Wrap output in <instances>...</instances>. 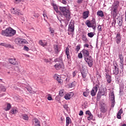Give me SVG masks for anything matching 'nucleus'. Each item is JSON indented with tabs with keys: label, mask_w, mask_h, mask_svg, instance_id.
<instances>
[{
	"label": "nucleus",
	"mask_w": 126,
	"mask_h": 126,
	"mask_svg": "<svg viewBox=\"0 0 126 126\" xmlns=\"http://www.w3.org/2000/svg\"><path fill=\"white\" fill-rule=\"evenodd\" d=\"M16 34V31L13 30L11 28H9L5 30H2L1 35L4 37H12Z\"/></svg>",
	"instance_id": "nucleus-1"
},
{
	"label": "nucleus",
	"mask_w": 126,
	"mask_h": 126,
	"mask_svg": "<svg viewBox=\"0 0 126 126\" xmlns=\"http://www.w3.org/2000/svg\"><path fill=\"white\" fill-rule=\"evenodd\" d=\"M85 24L89 28H93L94 31L96 30V21L94 18H93L92 20L91 21L89 20H87L85 22Z\"/></svg>",
	"instance_id": "nucleus-2"
},
{
	"label": "nucleus",
	"mask_w": 126,
	"mask_h": 126,
	"mask_svg": "<svg viewBox=\"0 0 126 126\" xmlns=\"http://www.w3.org/2000/svg\"><path fill=\"white\" fill-rule=\"evenodd\" d=\"M59 8L63 15L65 16L66 18L70 19V13H69V10L66 8V7L60 6Z\"/></svg>",
	"instance_id": "nucleus-3"
},
{
	"label": "nucleus",
	"mask_w": 126,
	"mask_h": 126,
	"mask_svg": "<svg viewBox=\"0 0 126 126\" xmlns=\"http://www.w3.org/2000/svg\"><path fill=\"white\" fill-rule=\"evenodd\" d=\"M101 96H107V88H102L99 89L97 94L96 99L99 100L101 98Z\"/></svg>",
	"instance_id": "nucleus-4"
},
{
	"label": "nucleus",
	"mask_w": 126,
	"mask_h": 126,
	"mask_svg": "<svg viewBox=\"0 0 126 126\" xmlns=\"http://www.w3.org/2000/svg\"><path fill=\"white\" fill-rule=\"evenodd\" d=\"M84 60L90 67H92V66H93V59L91 56L85 58Z\"/></svg>",
	"instance_id": "nucleus-5"
},
{
	"label": "nucleus",
	"mask_w": 126,
	"mask_h": 126,
	"mask_svg": "<svg viewBox=\"0 0 126 126\" xmlns=\"http://www.w3.org/2000/svg\"><path fill=\"white\" fill-rule=\"evenodd\" d=\"M100 106V111L101 113H103V114H105L107 111H108V107H107V105L104 103H101L99 105Z\"/></svg>",
	"instance_id": "nucleus-6"
},
{
	"label": "nucleus",
	"mask_w": 126,
	"mask_h": 126,
	"mask_svg": "<svg viewBox=\"0 0 126 126\" xmlns=\"http://www.w3.org/2000/svg\"><path fill=\"white\" fill-rule=\"evenodd\" d=\"M15 43L17 45H23V44H27L28 42L25 39L17 38L15 39Z\"/></svg>",
	"instance_id": "nucleus-7"
},
{
	"label": "nucleus",
	"mask_w": 126,
	"mask_h": 126,
	"mask_svg": "<svg viewBox=\"0 0 126 126\" xmlns=\"http://www.w3.org/2000/svg\"><path fill=\"white\" fill-rule=\"evenodd\" d=\"M98 88H99V85L96 84L95 86H94L92 91H91V95L94 97V96L96 95L97 93V91H98Z\"/></svg>",
	"instance_id": "nucleus-8"
},
{
	"label": "nucleus",
	"mask_w": 126,
	"mask_h": 126,
	"mask_svg": "<svg viewBox=\"0 0 126 126\" xmlns=\"http://www.w3.org/2000/svg\"><path fill=\"white\" fill-rule=\"evenodd\" d=\"M68 31L73 32L74 31V21H71L68 26Z\"/></svg>",
	"instance_id": "nucleus-9"
},
{
	"label": "nucleus",
	"mask_w": 126,
	"mask_h": 126,
	"mask_svg": "<svg viewBox=\"0 0 126 126\" xmlns=\"http://www.w3.org/2000/svg\"><path fill=\"white\" fill-rule=\"evenodd\" d=\"M119 58L120 60V68L122 71L124 70V56H123V54H120L119 56Z\"/></svg>",
	"instance_id": "nucleus-10"
},
{
	"label": "nucleus",
	"mask_w": 126,
	"mask_h": 126,
	"mask_svg": "<svg viewBox=\"0 0 126 126\" xmlns=\"http://www.w3.org/2000/svg\"><path fill=\"white\" fill-rule=\"evenodd\" d=\"M114 66V70H113V74L115 75H118L119 74V68H118V63L115 62V63H113Z\"/></svg>",
	"instance_id": "nucleus-11"
},
{
	"label": "nucleus",
	"mask_w": 126,
	"mask_h": 126,
	"mask_svg": "<svg viewBox=\"0 0 126 126\" xmlns=\"http://www.w3.org/2000/svg\"><path fill=\"white\" fill-rule=\"evenodd\" d=\"M105 78L108 83H111L112 82V76L110 75V74L108 73V72L105 70Z\"/></svg>",
	"instance_id": "nucleus-12"
},
{
	"label": "nucleus",
	"mask_w": 126,
	"mask_h": 126,
	"mask_svg": "<svg viewBox=\"0 0 126 126\" xmlns=\"http://www.w3.org/2000/svg\"><path fill=\"white\" fill-rule=\"evenodd\" d=\"M54 66L56 69H61L64 67V65L63 63H56Z\"/></svg>",
	"instance_id": "nucleus-13"
},
{
	"label": "nucleus",
	"mask_w": 126,
	"mask_h": 126,
	"mask_svg": "<svg viewBox=\"0 0 126 126\" xmlns=\"http://www.w3.org/2000/svg\"><path fill=\"white\" fill-rule=\"evenodd\" d=\"M82 53L84 59H86V58H88L89 57V51L88 50L83 49L82 51Z\"/></svg>",
	"instance_id": "nucleus-14"
},
{
	"label": "nucleus",
	"mask_w": 126,
	"mask_h": 126,
	"mask_svg": "<svg viewBox=\"0 0 126 126\" xmlns=\"http://www.w3.org/2000/svg\"><path fill=\"white\" fill-rule=\"evenodd\" d=\"M9 63L13 65H18V63L16 62V60L15 59H8Z\"/></svg>",
	"instance_id": "nucleus-15"
},
{
	"label": "nucleus",
	"mask_w": 126,
	"mask_h": 126,
	"mask_svg": "<svg viewBox=\"0 0 126 126\" xmlns=\"http://www.w3.org/2000/svg\"><path fill=\"white\" fill-rule=\"evenodd\" d=\"M116 19L118 20L117 23L119 27H122V26H123V18L122 17H119L118 18H117Z\"/></svg>",
	"instance_id": "nucleus-16"
},
{
	"label": "nucleus",
	"mask_w": 126,
	"mask_h": 126,
	"mask_svg": "<svg viewBox=\"0 0 126 126\" xmlns=\"http://www.w3.org/2000/svg\"><path fill=\"white\" fill-rule=\"evenodd\" d=\"M20 119H23L24 121H28L29 117L27 114H20L19 115Z\"/></svg>",
	"instance_id": "nucleus-17"
},
{
	"label": "nucleus",
	"mask_w": 126,
	"mask_h": 126,
	"mask_svg": "<svg viewBox=\"0 0 126 126\" xmlns=\"http://www.w3.org/2000/svg\"><path fill=\"white\" fill-rule=\"evenodd\" d=\"M118 8L112 7V12L113 15V17H117L118 15Z\"/></svg>",
	"instance_id": "nucleus-18"
},
{
	"label": "nucleus",
	"mask_w": 126,
	"mask_h": 126,
	"mask_svg": "<svg viewBox=\"0 0 126 126\" xmlns=\"http://www.w3.org/2000/svg\"><path fill=\"white\" fill-rule=\"evenodd\" d=\"M116 39L117 44L119 45V44L121 43V40H122V37H121V34L117 33V36H116Z\"/></svg>",
	"instance_id": "nucleus-19"
},
{
	"label": "nucleus",
	"mask_w": 126,
	"mask_h": 126,
	"mask_svg": "<svg viewBox=\"0 0 126 126\" xmlns=\"http://www.w3.org/2000/svg\"><path fill=\"white\" fill-rule=\"evenodd\" d=\"M11 13H13V14H16V15H21L20 10H19V9H17V10H15L14 8H13L11 11Z\"/></svg>",
	"instance_id": "nucleus-20"
},
{
	"label": "nucleus",
	"mask_w": 126,
	"mask_h": 126,
	"mask_svg": "<svg viewBox=\"0 0 126 126\" xmlns=\"http://www.w3.org/2000/svg\"><path fill=\"white\" fill-rule=\"evenodd\" d=\"M119 6H120V1L118 0L114 1L112 7L114 8H118Z\"/></svg>",
	"instance_id": "nucleus-21"
},
{
	"label": "nucleus",
	"mask_w": 126,
	"mask_h": 126,
	"mask_svg": "<svg viewBox=\"0 0 126 126\" xmlns=\"http://www.w3.org/2000/svg\"><path fill=\"white\" fill-rule=\"evenodd\" d=\"M54 48L55 52H56L57 54H59V53H60V51H61L60 46H59L58 45H55L54 46Z\"/></svg>",
	"instance_id": "nucleus-22"
},
{
	"label": "nucleus",
	"mask_w": 126,
	"mask_h": 126,
	"mask_svg": "<svg viewBox=\"0 0 126 126\" xmlns=\"http://www.w3.org/2000/svg\"><path fill=\"white\" fill-rule=\"evenodd\" d=\"M89 14V11H86L84 12V13L83 14V18L84 19H86V18H88Z\"/></svg>",
	"instance_id": "nucleus-23"
},
{
	"label": "nucleus",
	"mask_w": 126,
	"mask_h": 126,
	"mask_svg": "<svg viewBox=\"0 0 126 126\" xmlns=\"http://www.w3.org/2000/svg\"><path fill=\"white\" fill-rule=\"evenodd\" d=\"M55 63H63V58H62V57H60V58L55 59Z\"/></svg>",
	"instance_id": "nucleus-24"
},
{
	"label": "nucleus",
	"mask_w": 126,
	"mask_h": 126,
	"mask_svg": "<svg viewBox=\"0 0 126 126\" xmlns=\"http://www.w3.org/2000/svg\"><path fill=\"white\" fill-rule=\"evenodd\" d=\"M0 46H2L3 47H5V48H12V46L10 44H6L5 43H0Z\"/></svg>",
	"instance_id": "nucleus-25"
},
{
	"label": "nucleus",
	"mask_w": 126,
	"mask_h": 126,
	"mask_svg": "<svg viewBox=\"0 0 126 126\" xmlns=\"http://www.w3.org/2000/svg\"><path fill=\"white\" fill-rule=\"evenodd\" d=\"M71 123V120L68 117L66 118V126H68L69 124Z\"/></svg>",
	"instance_id": "nucleus-26"
},
{
	"label": "nucleus",
	"mask_w": 126,
	"mask_h": 126,
	"mask_svg": "<svg viewBox=\"0 0 126 126\" xmlns=\"http://www.w3.org/2000/svg\"><path fill=\"white\" fill-rule=\"evenodd\" d=\"M39 45H41V46H42V47H45V46H47V42H46L45 41H43L42 40H40L39 41Z\"/></svg>",
	"instance_id": "nucleus-27"
},
{
	"label": "nucleus",
	"mask_w": 126,
	"mask_h": 126,
	"mask_svg": "<svg viewBox=\"0 0 126 126\" xmlns=\"http://www.w3.org/2000/svg\"><path fill=\"white\" fill-rule=\"evenodd\" d=\"M44 61L45 63H49V64H52V59H44Z\"/></svg>",
	"instance_id": "nucleus-28"
},
{
	"label": "nucleus",
	"mask_w": 126,
	"mask_h": 126,
	"mask_svg": "<svg viewBox=\"0 0 126 126\" xmlns=\"http://www.w3.org/2000/svg\"><path fill=\"white\" fill-rule=\"evenodd\" d=\"M97 14L98 16H100V17H103L104 13H103V11H98L97 12Z\"/></svg>",
	"instance_id": "nucleus-29"
},
{
	"label": "nucleus",
	"mask_w": 126,
	"mask_h": 126,
	"mask_svg": "<svg viewBox=\"0 0 126 126\" xmlns=\"http://www.w3.org/2000/svg\"><path fill=\"white\" fill-rule=\"evenodd\" d=\"M11 108V105H10V103H8L7 105L6 108H5V111H9Z\"/></svg>",
	"instance_id": "nucleus-30"
},
{
	"label": "nucleus",
	"mask_w": 126,
	"mask_h": 126,
	"mask_svg": "<svg viewBox=\"0 0 126 126\" xmlns=\"http://www.w3.org/2000/svg\"><path fill=\"white\" fill-rule=\"evenodd\" d=\"M111 101L115 100V94H114V93H111V94L110 95Z\"/></svg>",
	"instance_id": "nucleus-31"
},
{
	"label": "nucleus",
	"mask_w": 126,
	"mask_h": 126,
	"mask_svg": "<svg viewBox=\"0 0 126 126\" xmlns=\"http://www.w3.org/2000/svg\"><path fill=\"white\" fill-rule=\"evenodd\" d=\"M91 120H93V115L91 113L90 115H89V117H88V121H91Z\"/></svg>",
	"instance_id": "nucleus-32"
},
{
	"label": "nucleus",
	"mask_w": 126,
	"mask_h": 126,
	"mask_svg": "<svg viewBox=\"0 0 126 126\" xmlns=\"http://www.w3.org/2000/svg\"><path fill=\"white\" fill-rule=\"evenodd\" d=\"M53 6L56 12H57L58 9V6H57V4H55L54 3H52Z\"/></svg>",
	"instance_id": "nucleus-33"
},
{
	"label": "nucleus",
	"mask_w": 126,
	"mask_h": 126,
	"mask_svg": "<svg viewBox=\"0 0 126 126\" xmlns=\"http://www.w3.org/2000/svg\"><path fill=\"white\" fill-rule=\"evenodd\" d=\"M88 36L90 37V38H93V37L94 36V33L92 32H89L88 33Z\"/></svg>",
	"instance_id": "nucleus-34"
},
{
	"label": "nucleus",
	"mask_w": 126,
	"mask_h": 126,
	"mask_svg": "<svg viewBox=\"0 0 126 126\" xmlns=\"http://www.w3.org/2000/svg\"><path fill=\"white\" fill-rule=\"evenodd\" d=\"M75 85H76V82H75V81H74L69 85V87H70V88H72V87H74Z\"/></svg>",
	"instance_id": "nucleus-35"
},
{
	"label": "nucleus",
	"mask_w": 126,
	"mask_h": 126,
	"mask_svg": "<svg viewBox=\"0 0 126 126\" xmlns=\"http://www.w3.org/2000/svg\"><path fill=\"white\" fill-rule=\"evenodd\" d=\"M33 122H34L35 125H38L39 124H40L39 121L38 120L37 118H34L33 119Z\"/></svg>",
	"instance_id": "nucleus-36"
},
{
	"label": "nucleus",
	"mask_w": 126,
	"mask_h": 126,
	"mask_svg": "<svg viewBox=\"0 0 126 126\" xmlns=\"http://www.w3.org/2000/svg\"><path fill=\"white\" fill-rule=\"evenodd\" d=\"M81 75L83 78H85V77H86V76L87 75V74H86V73H85L84 71H82L81 72Z\"/></svg>",
	"instance_id": "nucleus-37"
},
{
	"label": "nucleus",
	"mask_w": 126,
	"mask_h": 126,
	"mask_svg": "<svg viewBox=\"0 0 126 126\" xmlns=\"http://www.w3.org/2000/svg\"><path fill=\"white\" fill-rule=\"evenodd\" d=\"M17 110L15 109H13L12 110H11V114H13L14 115H15L16 114Z\"/></svg>",
	"instance_id": "nucleus-38"
},
{
	"label": "nucleus",
	"mask_w": 126,
	"mask_h": 126,
	"mask_svg": "<svg viewBox=\"0 0 126 126\" xmlns=\"http://www.w3.org/2000/svg\"><path fill=\"white\" fill-rule=\"evenodd\" d=\"M89 94V93L88 92H84L83 93V95L85 97H88Z\"/></svg>",
	"instance_id": "nucleus-39"
},
{
	"label": "nucleus",
	"mask_w": 126,
	"mask_h": 126,
	"mask_svg": "<svg viewBox=\"0 0 126 126\" xmlns=\"http://www.w3.org/2000/svg\"><path fill=\"white\" fill-rule=\"evenodd\" d=\"M83 41H87V38L86 37V35L83 34L82 35V38Z\"/></svg>",
	"instance_id": "nucleus-40"
},
{
	"label": "nucleus",
	"mask_w": 126,
	"mask_h": 126,
	"mask_svg": "<svg viewBox=\"0 0 126 126\" xmlns=\"http://www.w3.org/2000/svg\"><path fill=\"white\" fill-rule=\"evenodd\" d=\"M59 95L61 97H63V95H64V93H63V91H60L59 92Z\"/></svg>",
	"instance_id": "nucleus-41"
},
{
	"label": "nucleus",
	"mask_w": 126,
	"mask_h": 126,
	"mask_svg": "<svg viewBox=\"0 0 126 126\" xmlns=\"http://www.w3.org/2000/svg\"><path fill=\"white\" fill-rule=\"evenodd\" d=\"M65 53H66V55L69 54V48H68V47L66 48Z\"/></svg>",
	"instance_id": "nucleus-42"
},
{
	"label": "nucleus",
	"mask_w": 126,
	"mask_h": 126,
	"mask_svg": "<svg viewBox=\"0 0 126 126\" xmlns=\"http://www.w3.org/2000/svg\"><path fill=\"white\" fill-rule=\"evenodd\" d=\"M116 23H117V21L116 20H114L113 21V22L112 23V26H114V27H116Z\"/></svg>",
	"instance_id": "nucleus-43"
},
{
	"label": "nucleus",
	"mask_w": 126,
	"mask_h": 126,
	"mask_svg": "<svg viewBox=\"0 0 126 126\" xmlns=\"http://www.w3.org/2000/svg\"><path fill=\"white\" fill-rule=\"evenodd\" d=\"M78 58L79 59H82V58H83V56L82 55V53H80L78 54Z\"/></svg>",
	"instance_id": "nucleus-44"
},
{
	"label": "nucleus",
	"mask_w": 126,
	"mask_h": 126,
	"mask_svg": "<svg viewBox=\"0 0 126 126\" xmlns=\"http://www.w3.org/2000/svg\"><path fill=\"white\" fill-rule=\"evenodd\" d=\"M0 89H1V91H3V92H5V90H6V89H5V87H4V86H1Z\"/></svg>",
	"instance_id": "nucleus-45"
},
{
	"label": "nucleus",
	"mask_w": 126,
	"mask_h": 126,
	"mask_svg": "<svg viewBox=\"0 0 126 126\" xmlns=\"http://www.w3.org/2000/svg\"><path fill=\"white\" fill-rule=\"evenodd\" d=\"M56 79L59 83H62V79H61V78L57 76Z\"/></svg>",
	"instance_id": "nucleus-46"
},
{
	"label": "nucleus",
	"mask_w": 126,
	"mask_h": 126,
	"mask_svg": "<svg viewBox=\"0 0 126 126\" xmlns=\"http://www.w3.org/2000/svg\"><path fill=\"white\" fill-rule=\"evenodd\" d=\"M80 50V46L77 45L75 49V51H76V52H78Z\"/></svg>",
	"instance_id": "nucleus-47"
},
{
	"label": "nucleus",
	"mask_w": 126,
	"mask_h": 126,
	"mask_svg": "<svg viewBox=\"0 0 126 126\" xmlns=\"http://www.w3.org/2000/svg\"><path fill=\"white\" fill-rule=\"evenodd\" d=\"M24 50L25 51H27V52H28V51H29V48H28V47H27L26 45H25L24 46Z\"/></svg>",
	"instance_id": "nucleus-48"
},
{
	"label": "nucleus",
	"mask_w": 126,
	"mask_h": 126,
	"mask_svg": "<svg viewBox=\"0 0 126 126\" xmlns=\"http://www.w3.org/2000/svg\"><path fill=\"white\" fill-rule=\"evenodd\" d=\"M64 98L66 100H69L70 99V96H69V95H65Z\"/></svg>",
	"instance_id": "nucleus-49"
},
{
	"label": "nucleus",
	"mask_w": 126,
	"mask_h": 126,
	"mask_svg": "<svg viewBox=\"0 0 126 126\" xmlns=\"http://www.w3.org/2000/svg\"><path fill=\"white\" fill-rule=\"evenodd\" d=\"M112 101V102H111V107L114 108V107H115V104L116 102L115 101V100H114V101Z\"/></svg>",
	"instance_id": "nucleus-50"
},
{
	"label": "nucleus",
	"mask_w": 126,
	"mask_h": 126,
	"mask_svg": "<svg viewBox=\"0 0 126 126\" xmlns=\"http://www.w3.org/2000/svg\"><path fill=\"white\" fill-rule=\"evenodd\" d=\"M97 29L98 30V31L100 32L101 31H102V27L100 25H99L97 27Z\"/></svg>",
	"instance_id": "nucleus-51"
},
{
	"label": "nucleus",
	"mask_w": 126,
	"mask_h": 126,
	"mask_svg": "<svg viewBox=\"0 0 126 126\" xmlns=\"http://www.w3.org/2000/svg\"><path fill=\"white\" fill-rule=\"evenodd\" d=\"M121 114L120 113H118L117 116V119H121L122 117L121 116Z\"/></svg>",
	"instance_id": "nucleus-52"
},
{
	"label": "nucleus",
	"mask_w": 126,
	"mask_h": 126,
	"mask_svg": "<svg viewBox=\"0 0 126 126\" xmlns=\"http://www.w3.org/2000/svg\"><path fill=\"white\" fill-rule=\"evenodd\" d=\"M83 0H77V3H82Z\"/></svg>",
	"instance_id": "nucleus-53"
},
{
	"label": "nucleus",
	"mask_w": 126,
	"mask_h": 126,
	"mask_svg": "<svg viewBox=\"0 0 126 126\" xmlns=\"http://www.w3.org/2000/svg\"><path fill=\"white\" fill-rule=\"evenodd\" d=\"M50 31L51 32V34H54V33H55V31L52 29H50Z\"/></svg>",
	"instance_id": "nucleus-54"
},
{
	"label": "nucleus",
	"mask_w": 126,
	"mask_h": 126,
	"mask_svg": "<svg viewBox=\"0 0 126 126\" xmlns=\"http://www.w3.org/2000/svg\"><path fill=\"white\" fill-rule=\"evenodd\" d=\"M79 115V116H83V111L82 110H81Z\"/></svg>",
	"instance_id": "nucleus-55"
},
{
	"label": "nucleus",
	"mask_w": 126,
	"mask_h": 126,
	"mask_svg": "<svg viewBox=\"0 0 126 126\" xmlns=\"http://www.w3.org/2000/svg\"><path fill=\"white\" fill-rule=\"evenodd\" d=\"M91 113V112L90 111L88 110L86 112V115H90Z\"/></svg>",
	"instance_id": "nucleus-56"
},
{
	"label": "nucleus",
	"mask_w": 126,
	"mask_h": 126,
	"mask_svg": "<svg viewBox=\"0 0 126 126\" xmlns=\"http://www.w3.org/2000/svg\"><path fill=\"white\" fill-rule=\"evenodd\" d=\"M47 99H48V100H49V101H51V100H52V96H49L47 97Z\"/></svg>",
	"instance_id": "nucleus-57"
},
{
	"label": "nucleus",
	"mask_w": 126,
	"mask_h": 126,
	"mask_svg": "<svg viewBox=\"0 0 126 126\" xmlns=\"http://www.w3.org/2000/svg\"><path fill=\"white\" fill-rule=\"evenodd\" d=\"M118 113L122 115V114H123V109H121L119 111H118Z\"/></svg>",
	"instance_id": "nucleus-58"
},
{
	"label": "nucleus",
	"mask_w": 126,
	"mask_h": 126,
	"mask_svg": "<svg viewBox=\"0 0 126 126\" xmlns=\"http://www.w3.org/2000/svg\"><path fill=\"white\" fill-rule=\"evenodd\" d=\"M15 3H18L19 2H20V1H21V0H15Z\"/></svg>",
	"instance_id": "nucleus-59"
},
{
	"label": "nucleus",
	"mask_w": 126,
	"mask_h": 126,
	"mask_svg": "<svg viewBox=\"0 0 126 126\" xmlns=\"http://www.w3.org/2000/svg\"><path fill=\"white\" fill-rule=\"evenodd\" d=\"M63 108L64 109H67V108H68V106H67V105L65 104L63 105Z\"/></svg>",
	"instance_id": "nucleus-60"
},
{
	"label": "nucleus",
	"mask_w": 126,
	"mask_h": 126,
	"mask_svg": "<svg viewBox=\"0 0 126 126\" xmlns=\"http://www.w3.org/2000/svg\"><path fill=\"white\" fill-rule=\"evenodd\" d=\"M63 4H66V1L65 0H63Z\"/></svg>",
	"instance_id": "nucleus-61"
},
{
	"label": "nucleus",
	"mask_w": 126,
	"mask_h": 126,
	"mask_svg": "<svg viewBox=\"0 0 126 126\" xmlns=\"http://www.w3.org/2000/svg\"><path fill=\"white\" fill-rule=\"evenodd\" d=\"M66 56H67V59H70L71 57H70V55L69 54H67Z\"/></svg>",
	"instance_id": "nucleus-62"
},
{
	"label": "nucleus",
	"mask_w": 126,
	"mask_h": 126,
	"mask_svg": "<svg viewBox=\"0 0 126 126\" xmlns=\"http://www.w3.org/2000/svg\"><path fill=\"white\" fill-rule=\"evenodd\" d=\"M84 47H86L87 48H89V44H85L84 45Z\"/></svg>",
	"instance_id": "nucleus-63"
},
{
	"label": "nucleus",
	"mask_w": 126,
	"mask_h": 126,
	"mask_svg": "<svg viewBox=\"0 0 126 126\" xmlns=\"http://www.w3.org/2000/svg\"><path fill=\"white\" fill-rule=\"evenodd\" d=\"M75 75H76L75 71H74L73 72V77H74V76H75Z\"/></svg>",
	"instance_id": "nucleus-64"
}]
</instances>
